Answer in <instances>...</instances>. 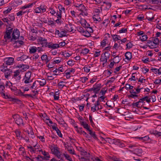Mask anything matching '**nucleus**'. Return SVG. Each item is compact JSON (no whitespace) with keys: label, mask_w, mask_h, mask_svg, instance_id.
<instances>
[{"label":"nucleus","mask_w":161,"mask_h":161,"mask_svg":"<svg viewBox=\"0 0 161 161\" xmlns=\"http://www.w3.org/2000/svg\"><path fill=\"white\" fill-rule=\"evenodd\" d=\"M9 88L16 95L23 96L25 97H26L27 96L31 97V95L30 94H24L20 90L17 89V87L15 86H14L12 83L11 85H10V87H9Z\"/></svg>","instance_id":"f257e3e1"},{"label":"nucleus","mask_w":161,"mask_h":161,"mask_svg":"<svg viewBox=\"0 0 161 161\" xmlns=\"http://www.w3.org/2000/svg\"><path fill=\"white\" fill-rule=\"evenodd\" d=\"M22 81L25 84H32L33 79H32L31 72L28 71L25 73Z\"/></svg>","instance_id":"f03ea898"},{"label":"nucleus","mask_w":161,"mask_h":161,"mask_svg":"<svg viewBox=\"0 0 161 161\" xmlns=\"http://www.w3.org/2000/svg\"><path fill=\"white\" fill-rule=\"evenodd\" d=\"M53 154L56 156L58 158H61L62 154L59 150V148L56 145L54 144L50 145L49 147Z\"/></svg>","instance_id":"7ed1b4c3"},{"label":"nucleus","mask_w":161,"mask_h":161,"mask_svg":"<svg viewBox=\"0 0 161 161\" xmlns=\"http://www.w3.org/2000/svg\"><path fill=\"white\" fill-rule=\"evenodd\" d=\"M15 123L18 126H24L25 124L23 122V120L20 116L18 114H14L13 116Z\"/></svg>","instance_id":"20e7f679"},{"label":"nucleus","mask_w":161,"mask_h":161,"mask_svg":"<svg viewBox=\"0 0 161 161\" xmlns=\"http://www.w3.org/2000/svg\"><path fill=\"white\" fill-rule=\"evenodd\" d=\"M13 32V28L10 27H8L6 29L5 32H4V38L6 41L8 40L11 39V34Z\"/></svg>","instance_id":"39448f33"},{"label":"nucleus","mask_w":161,"mask_h":161,"mask_svg":"<svg viewBox=\"0 0 161 161\" xmlns=\"http://www.w3.org/2000/svg\"><path fill=\"white\" fill-rule=\"evenodd\" d=\"M12 34V38L10 40V42H12L14 40H16L18 39L20 35V32L19 30L17 29H13V32Z\"/></svg>","instance_id":"423d86ee"},{"label":"nucleus","mask_w":161,"mask_h":161,"mask_svg":"<svg viewBox=\"0 0 161 161\" xmlns=\"http://www.w3.org/2000/svg\"><path fill=\"white\" fill-rule=\"evenodd\" d=\"M21 72V70L19 69L16 70L14 72L13 78L15 80L16 82H19L20 81L21 78V75H20Z\"/></svg>","instance_id":"0eeeda50"},{"label":"nucleus","mask_w":161,"mask_h":161,"mask_svg":"<svg viewBox=\"0 0 161 161\" xmlns=\"http://www.w3.org/2000/svg\"><path fill=\"white\" fill-rule=\"evenodd\" d=\"M36 82V81H35L32 84H25L24 86L22 87L24 92L28 91L30 89H35L36 87V86H35Z\"/></svg>","instance_id":"6e6552de"},{"label":"nucleus","mask_w":161,"mask_h":161,"mask_svg":"<svg viewBox=\"0 0 161 161\" xmlns=\"http://www.w3.org/2000/svg\"><path fill=\"white\" fill-rule=\"evenodd\" d=\"M58 8L59 10V12L58 11L56 13V15L58 16V18H62V14L63 13H65V8L61 4L58 5Z\"/></svg>","instance_id":"1a4fd4ad"},{"label":"nucleus","mask_w":161,"mask_h":161,"mask_svg":"<svg viewBox=\"0 0 161 161\" xmlns=\"http://www.w3.org/2000/svg\"><path fill=\"white\" fill-rule=\"evenodd\" d=\"M67 31L65 30H56L55 32V35H57L59 37H63L65 36L66 35Z\"/></svg>","instance_id":"9d476101"},{"label":"nucleus","mask_w":161,"mask_h":161,"mask_svg":"<svg viewBox=\"0 0 161 161\" xmlns=\"http://www.w3.org/2000/svg\"><path fill=\"white\" fill-rule=\"evenodd\" d=\"M101 88V84H100L94 85L93 87L91 88L89 91H93L95 94L97 93Z\"/></svg>","instance_id":"9b49d317"},{"label":"nucleus","mask_w":161,"mask_h":161,"mask_svg":"<svg viewBox=\"0 0 161 161\" xmlns=\"http://www.w3.org/2000/svg\"><path fill=\"white\" fill-rule=\"evenodd\" d=\"M0 95L3 98L6 99H9V101H16V99L10 97L9 95L7 93H5L4 92L1 94Z\"/></svg>","instance_id":"f8f14e48"},{"label":"nucleus","mask_w":161,"mask_h":161,"mask_svg":"<svg viewBox=\"0 0 161 161\" xmlns=\"http://www.w3.org/2000/svg\"><path fill=\"white\" fill-rule=\"evenodd\" d=\"M57 125L54 123V125L52 126V129L55 130L56 131V132L57 133V135L60 138H63V135L61 133L60 130L56 126Z\"/></svg>","instance_id":"ddd939ff"},{"label":"nucleus","mask_w":161,"mask_h":161,"mask_svg":"<svg viewBox=\"0 0 161 161\" xmlns=\"http://www.w3.org/2000/svg\"><path fill=\"white\" fill-rule=\"evenodd\" d=\"M59 47L58 44L57 43H53L52 42H48L47 48L51 49H54Z\"/></svg>","instance_id":"4468645a"},{"label":"nucleus","mask_w":161,"mask_h":161,"mask_svg":"<svg viewBox=\"0 0 161 161\" xmlns=\"http://www.w3.org/2000/svg\"><path fill=\"white\" fill-rule=\"evenodd\" d=\"M41 59L42 61H45L46 63L47 64L51 59V57H48L46 53L43 54L41 57Z\"/></svg>","instance_id":"2eb2a0df"},{"label":"nucleus","mask_w":161,"mask_h":161,"mask_svg":"<svg viewBox=\"0 0 161 161\" xmlns=\"http://www.w3.org/2000/svg\"><path fill=\"white\" fill-rule=\"evenodd\" d=\"M133 151L134 153L138 156L141 155L143 152L141 148H136L133 149Z\"/></svg>","instance_id":"dca6fc26"},{"label":"nucleus","mask_w":161,"mask_h":161,"mask_svg":"<svg viewBox=\"0 0 161 161\" xmlns=\"http://www.w3.org/2000/svg\"><path fill=\"white\" fill-rule=\"evenodd\" d=\"M6 59L7 60L5 62L6 63V64L10 65H12L13 64L14 61V58H7Z\"/></svg>","instance_id":"f3484780"},{"label":"nucleus","mask_w":161,"mask_h":161,"mask_svg":"<svg viewBox=\"0 0 161 161\" xmlns=\"http://www.w3.org/2000/svg\"><path fill=\"white\" fill-rule=\"evenodd\" d=\"M116 145L120 148H123L125 147V144L123 143L122 141H120L119 139H117L115 143Z\"/></svg>","instance_id":"a211bd4d"},{"label":"nucleus","mask_w":161,"mask_h":161,"mask_svg":"<svg viewBox=\"0 0 161 161\" xmlns=\"http://www.w3.org/2000/svg\"><path fill=\"white\" fill-rule=\"evenodd\" d=\"M147 43L148 44V47L151 49L156 48L157 46L152 41H151L150 40L147 41Z\"/></svg>","instance_id":"6ab92c4d"},{"label":"nucleus","mask_w":161,"mask_h":161,"mask_svg":"<svg viewBox=\"0 0 161 161\" xmlns=\"http://www.w3.org/2000/svg\"><path fill=\"white\" fill-rule=\"evenodd\" d=\"M22 10H20L19 12L16 13V15L17 16H21L22 15L24 14L28 13L29 11V10H25V9H21Z\"/></svg>","instance_id":"aec40b11"},{"label":"nucleus","mask_w":161,"mask_h":161,"mask_svg":"<svg viewBox=\"0 0 161 161\" xmlns=\"http://www.w3.org/2000/svg\"><path fill=\"white\" fill-rule=\"evenodd\" d=\"M106 53H108L105 52L104 54V55H103V56H102V58L100 59L101 61L103 62V65L106 64L107 63L108 59V58L105 55V54Z\"/></svg>","instance_id":"412c9836"},{"label":"nucleus","mask_w":161,"mask_h":161,"mask_svg":"<svg viewBox=\"0 0 161 161\" xmlns=\"http://www.w3.org/2000/svg\"><path fill=\"white\" fill-rule=\"evenodd\" d=\"M125 59L128 61H129L132 58V53L130 52H126L125 54Z\"/></svg>","instance_id":"4be33fe9"},{"label":"nucleus","mask_w":161,"mask_h":161,"mask_svg":"<svg viewBox=\"0 0 161 161\" xmlns=\"http://www.w3.org/2000/svg\"><path fill=\"white\" fill-rule=\"evenodd\" d=\"M80 124L85 129H86L87 130H89L90 126L87 124L86 122L85 121H80Z\"/></svg>","instance_id":"5701e85b"},{"label":"nucleus","mask_w":161,"mask_h":161,"mask_svg":"<svg viewBox=\"0 0 161 161\" xmlns=\"http://www.w3.org/2000/svg\"><path fill=\"white\" fill-rule=\"evenodd\" d=\"M36 2H34L33 3H29L27 5H25L24 6L22 7L21 8L25 9V8H31L34 5H35L36 4Z\"/></svg>","instance_id":"b1692460"},{"label":"nucleus","mask_w":161,"mask_h":161,"mask_svg":"<svg viewBox=\"0 0 161 161\" xmlns=\"http://www.w3.org/2000/svg\"><path fill=\"white\" fill-rule=\"evenodd\" d=\"M103 4H105L106 5V8L107 9H109L111 7V3L107 0H105L103 2Z\"/></svg>","instance_id":"393cba45"},{"label":"nucleus","mask_w":161,"mask_h":161,"mask_svg":"<svg viewBox=\"0 0 161 161\" xmlns=\"http://www.w3.org/2000/svg\"><path fill=\"white\" fill-rule=\"evenodd\" d=\"M37 81L39 83L40 86H44L46 83V81L44 79H42L40 80H37Z\"/></svg>","instance_id":"a878e982"},{"label":"nucleus","mask_w":161,"mask_h":161,"mask_svg":"<svg viewBox=\"0 0 161 161\" xmlns=\"http://www.w3.org/2000/svg\"><path fill=\"white\" fill-rule=\"evenodd\" d=\"M111 36L114 41L115 42L121 39V37L117 35H112Z\"/></svg>","instance_id":"bb28decb"},{"label":"nucleus","mask_w":161,"mask_h":161,"mask_svg":"<svg viewBox=\"0 0 161 161\" xmlns=\"http://www.w3.org/2000/svg\"><path fill=\"white\" fill-rule=\"evenodd\" d=\"M28 58V56L25 55L19 57L17 58V60L18 61H23L27 59Z\"/></svg>","instance_id":"cd10ccee"},{"label":"nucleus","mask_w":161,"mask_h":161,"mask_svg":"<svg viewBox=\"0 0 161 161\" xmlns=\"http://www.w3.org/2000/svg\"><path fill=\"white\" fill-rule=\"evenodd\" d=\"M77 8V9L80 11H84V9L86 8L84 5L83 4H79L78 6H76Z\"/></svg>","instance_id":"c85d7f7f"},{"label":"nucleus","mask_w":161,"mask_h":161,"mask_svg":"<svg viewBox=\"0 0 161 161\" xmlns=\"http://www.w3.org/2000/svg\"><path fill=\"white\" fill-rule=\"evenodd\" d=\"M48 42L47 41V39L44 41L43 42H40L39 43L42 45V47H47Z\"/></svg>","instance_id":"c756f323"},{"label":"nucleus","mask_w":161,"mask_h":161,"mask_svg":"<svg viewBox=\"0 0 161 161\" xmlns=\"http://www.w3.org/2000/svg\"><path fill=\"white\" fill-rule=\"evenodd\" d=\"M151 134L155 135L156 136H161V132L158 131L156 130H153L151 132Z\"/></svg>","instance_id":"7c9ffc66"},{"label":"nucleus","mask_w":161,"mask_h":161,"mask_svg":"<svg viewBox=\"0 0 161 161\" xmlns=\"http://www.w3.org/2000/svg\"><path fill=\"white\" fill-rule=\"evenodd\" d=\"M11 72V70L9 69L4 72L5 78H7L8 76H10Z\"/></svg>","instance_id":"2f4dec72"},{"label":"nucleus","mask_w":161,"mask_h":161,"mask_svg":"<svg viewBox=\"0 0 161 161\" xmlns=\"http://www.w3.org/2000/svg\"><path fill=\"white\" fill-rule=\"evenodd\" d=\"M137 138L141 140L144 141H148L149 139V137L148 136H146L143 137H137Z\"/></svg>","instance_id":"473e14b6"},{"label":"nucleus","mask_w":161,"mask_h":161,"mask_svg":"<svg viewBox=\"0 0 161 161\" xmlns=\"http://www.w3.org/2000/svg\"><path fill=\"white\" fill-rule=\"evenodd\" d=\"M14 132L15 134V135H16V136L18 138V139H21V138H23V137H22V136L20 135L21 134V131H19L18 130H16Z\"/></svg>","instance_id":"72a5a7b5"},{"label":"nucleus","mask_w":161,"mask_h":161,"mask_svg":"<svg viewBox=\"0 0 161 161\" xmlns=\"http://www.w3.org/2000/svg\"><path fill=\"white\" fill-rule=\"evenodd\" d=\"M37 51V48L35 46H32L29 49L30 53H34Z\"/></svg>","instance_id":"f704fd0d"},{"label":"nucleus","mask_w":161,"mask_h":161,"mask_svg":"<svg viewBox=\"0 0 161 161\" xmlns=\"http://www.w3.org/2000/svg\"><path fill=\"white\" fill-rule=\"evenodd\" d=\"M27 148L28 149H30L29 150L32 154L36 153L34 146H32L30 145L27 146Z\"/></svg>","instance_id":"c9c22d12"},{"label":"nucleus","mask_w":161,"mask_h":161,"mask_svg":"<svg viewBox=\"0 0 161 161\" xmlns=\"http://www.w3.org/2000/svg\"><path fill=\"white\" fill-rule=\"evenodd\" d=\"M141 99L144 102L145 101L148 103H149L151 101V98L149 97L148 96H145L144 97L142 98Z\"/></svg>","instance_id":"e433bc0d"},{"label":"nucleus","mask_w":161,"mask_h":161,"mask_svg":"<svg viewBox=\"0 0 161 161\" xmlns=\"http://www.w3.org/2000/svg\"><path fill=\"white\" fill-rule=\"evenodd\" d=\"M146 19L150 21H152L154 19V16L150 14L148 16H147Z\"/></svg>","instance_id":"4c0bfd02"},{"label":"nucleus","mask_w":161,"mask_h":161,"mask_svg":"<svg viewBox=\"0 0 161 161\" xmlns=\"http://www.w3.org/2000/svg\"><path fill=\"white\" fill-rule=\"evenodd\" d=\"M67 150L70 153L76 155L75 153V151L73 148L71 147H69L67 148Z\"/></svg>","instance_id":"58836bf2"},{"label":"nucleus","mask_w":161,"mask_h":161,"mask_svg":"<svg viewBox=\"0 0 161 161\" xmlns=\"http://www.w3.org/2000/svg\"><path fill=\"white\" fill-rule=\"evenodd\" d=\"M5 87L4 86V83H2L0 84V95L4 92V90Z\"/></svg>","instance_id":"ea45409f"},{"label":"nucleus","mask_w":161,"mask_h":161,"mask_svg":"<svg viewBox=\"0 0 161 161\" xmlns=\"http://www.w3.org/2000/svg\"><path fill=\"white\" fill-rule=\"evenodd\" d=\"M81 34L86 37H89L91 36L90 33L89 31H88L87 30H84Z\"/></svg>","instance_id":"a19ab883"},{"label":"nucleus","mask_w":161,"mask_h":161,"mask_svg":"<svg viewBox=\"0 0 161 161\" xmlns=\"http://www.w3.org/2000/svg\"><path fill=\"white\" fill-rule=\"evenodd\" d=\"M99 110L98 106L94 104V106L91 107V111L93 112H94Z\"/></svg>","instance_id":"79ce46f5"},{"label":"nucleus","mask_w":161,"mask_h":161,"mask_svg":"<svg viewBox=\"0 0 161 161\" xmlns=\"http://www.w3.org/2000/svg\"><path fill=\"white\" fill-rule=\"evenodd\" d=\"M1 69H0L1 71L3 72H5V71L9 69L7 68V66L5 64H4L1 65Z\"/></svg>","instance_id":"37998d69"},{"label":"nucleus","mask_w":161,"mask_h":161,"mask_svg":"<svg viewBox=\"0 0 161 161\" xmlns=\"http://www.w3.org/2000/svg\"><path fill=\"white\" fill-rule=\"evenodd\" d=\"M12 9V8L10 7L8 8H7L6 9H5L3 11V14L4 15H7L10 12Z\"/></svg>","instance_id":"c03bdc74"},{"label":"nucleus","mask_w":161,"mask_h":161,"mask_svg":"<svg viewBox=\"0 0 161 161\" xmlns=\"http://www.w3.org/2000/svg\"><path fill=\"white\" fill-rule=\"evenodd\" d=\"M75 72V69L73 68H71L70 70L69 69H67L64 72V73L65 74H70L72 72Z\"/></svg>","instance_id":"a18cd8bd"},{"label":"nucleus","mask_w":161,"mask_h":161,"mask_svg":"<svg viewBox=\"0 0 161 161\" xmlns=\"http://www.w3.org/2000/svg\"><path fill=\"white\" fill-rule=\"evenodd\" d=\"M38 156L40 158L42 159L41 160L42 161L43 160H48L49 158L50 157V155H48L46 157H43L39 155H38Z\"/></svg>","instance_id":"49530a36"},{"label":"nucleus","mask_w":161,"mask_h":161,"mask_svg":"<svg viewBox=\"0 0 161 161\" xmlns=\"http://www.w3.org/2000/svg\"><path fill=\"white\" fill-rule=\"evenodd\" d=\"M88 79V78L87 77H81L80 78V81H81L83 83H85Z\"/></svg>","instance_id":"de8ad7c7"},{"label":"nucleus","mask_w":161,"mask_h":161,"mask_svg":"<svg viewBox=\"0 0 161 161\" xmlns=\"http://www.w3.org/2000/svg\"><path fill=\"white\" fill-rule=\"evenodd\" d=\"M38 8H39L42 13H44L46 11V8L45 6L41 5Z\"/></svg>","instance_id":"09e8293b"},{"label":"nucleus","mask_w":161,"mask_h":161,"mask_svg":"<svg viewBox=\"0 0 161 161\" xmlns=\"http://www.w3.org/2000/svg\"><path fill=\"white\" fill-rule=\"evenodd\" d=\"M135 74V73H133L131 76V77L129 78V80L132 81H136L138 79L137 77L135 75H133Z\"/></svg>","instance_id":"8fccbe9b"},{"label":"nucleus","mask_w":161,"mask_h":161,"mask_svg":"<svg viewBox=\"0 0 161 161\" xmlns=\"http://www.w3.org/2000/svg\"><path fill=\"white\" fill-rule=\"evenodd\" d=\"M2 20L4 23H6L8 25H10L11 22L8 18L7 17L2 19Z\"/></svg>","instance_id":"3c124183"},{"label":"nucleus","mask_w":161,"mask_h":161,"mask_svg":"<svg viewBox=\"0 0 161 161\" xmlns=\"http://www.w3.org/2000/svg\"><path fill=\"white\" fill-rule=\"evenodd\" d=\"M89 50L88 48H85L82 50L81 53L83 54V55H85L87 54L89 52Z\"/></svg>","instance_id":"603ef678"},{"label":"nucleus","mask_w":161,"mask_h":161,"mask_svg":"<svg viewBox=\"0 0 161 161\" xmlns=\"http://www.w3.org/2000/svg\"><path fill=\"white\" fill-rule=\"evenodd\" d=\"M29 67L28 65L27 64H23L22 69H21V71H22V70H23L24 71H25L27 69H29Z\"/></svg>","instance_id":"864d4df0"},{"label":"nucleus","mask_w":161,"mask_h":161,"mask_svg":"<svg viewBox=\"0 0 161 161\" xmlns=\"http://www.w3.org/2000/svg\"><path fill=\"white\" fill-rule=\"evenodd\" d=\"M39 152H41L42 153L43 155L45 157L49 155L48 153L46 152L45 151H43L42 149H41L40 150H39Z\"/></svg>","instance_id":"5fc2aeb1"},{"label":"nucleus","mask_w":161,"mask_h":161,"mask_svg":"<svg viewBox=\"0 0 161 161\" xmlns=\"http://www.w3.org/2000/svg\"><path fill=\"white\" fill-rule=\"evenodd\" d=\"M76 29L78 31L82 34L84 31V29L81 26H78L76 27Z\"/></svg>","instance_id":"6e6d98bb"},{"label":"nucleus","mask_w":161,"mask_h":161,"mask_svg":"<svg viewBox=\"0 0 161 161\" xmlns=\"http://www.w3.org/2000/svg\"><path fill=\"white\" fill-rule=\"evenodd\" d=\"M29 136L32 139H33L35 137V136L34 135V133L32 130H31L29 134Z\"/></svg>","instance_id":"4d7b16f0"},{"label":"nucleus","mask_w":161,"mask_h":161,"mask_svg":"<svg viewBox=\"0 0 161 161\" xmlns=\"http://www.w3.org/2000/svg\"><path fill=\"white\" fill-rule=\"evenodd\" d=\"M63 155L65 158L66 159H67L68 160H69V161H71L72 160V158H70L69 156L67 154L64 153Z\"/></svg>","instance_id":"13d9d810"},{"label":"nucleus","mask_w":161,"mask_h":161,"mask_svg":"<svg viewBox=\"0 0 161 161\" xmlns=\"http://www.w3.org/2000/svg\"><path fill=\"white\" fill-rule=\"evenodd\" d=\"M108 40L107 39H103L101 42V46L102 47H104L106 45L107 43V42Z\"/></svg>","instance_id":"bf43d9fd"},{"label":"nucleus","mask_w":161,"mask_h":161,"mask_svg":"<svg viewBox=\"0 0 161 161\" xmlns=\"http://www.w3.org/2000/svg\"><path fill=\"white\" fill-rule=\"evenodd\" d=\"M8 18L10 19L11 21H13L15 19L14 16V14H9L8 16Z\"/></svg>","instance_id":"052dcab7"},{"label":"nucleus","mask_w":161,"mask_h":161,"mask_svg":"<svg viewBox=\"0 0 161 161\" xmlns=\"http://www.w3.org/2000/svg\"><path fill=\"white\" fill-rule=\"evenodd\" d=\"M84 10V11H82L80 14L82 16H87L88 13L86 11V9H85Z\"/></svg>","instance_id":"680f3d73"},{"label":"nucleus","mask_w":161,"mask_h":161,"mask_svg":"<svg viewBox=\"0 0 161 161\" xmlns=\"http://www.w3.org/2000/svg\"><path fill=\"white\" fill-rule=\"evenodd\" d=\"M152 42L157 46L159 43V40L158 38H156L153 40Z\"/></svg>","instance_id":"e2e57ef3"},{"label":"nucleus","mask_w":161,"mask_h":161,"mask_svg":"<svg viewBox=\"0 0 161 161\" xmlns=\"http://www.w3.org/2000/svg\"><path fill=\"white\" fill-rule=\"evenodd\" d=\"M109 143L110 144H115V143L116 141V140L117 139H112L109 138Z\"/></svg>","instance_id":"0e129e2a"},{"label":"nucleus","mask_w":161,"mask_h":161,"mask_svg":"<svg viewBox=\"0 0 161 161\" xmlns=\"http://www.w3.org/2000/svg\"><path fill=\"white\" fill-rule=\"evenodd\" d=\"M64 82L63 81H60L58 83V85L60 88H62L65 86V85L64 84Z\"/></svg>","instance_id":"69168bd1"},{"label":"nucleus","mask_w":161,"mask_h":161,"mask_svg":"<svg viewBox=\"0 0 161 161\" xmlns=\"http://www.w3.org/2000/svg\"><path fill=\"white\" fill-rule=\"evenodd\" d=\"M57 19L55 20V22L59 24H61L63 22V21L61 20V18H58V16H57Z\"/></svg>","instance_id":"338daca9"},{"label":"nucleus","mask_w":161,"mask_h":161,"mask_svg":"<svg viewBox=\"0 0 161 161\" xmlns=\"http://www.w3.org/2000/svg\"><path fill=\"white\" fill-rule=\"evenodd\" d=\"M133 46V44L130 42H129L126 44V48L129 49L131 48Z\"/></svg>","instance_id":"774afa93"}]
</instances>
